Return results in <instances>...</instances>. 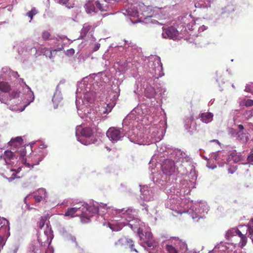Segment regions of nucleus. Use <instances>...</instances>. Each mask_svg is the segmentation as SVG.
Listing matches in <instances>:
<instances>
[{
    "mask_svg": "<svg viewBox=\"0 0 253 253\" xmlns=\"http://www.w3.org/2000/svg\"><path fill=\"white\" fill-rule=\"evenodd\" d=\"M246 233L245 232L242 233L239 229L235 230V234L231 238V241L233 244L237 245L241 248H243L246 245L247 242V238L246 236L247 231L249 232L250 235L253 234V219L250 220L248 226H246Z\"/></svg>",
    "mask_w": 253,
    "mask_h": 253,
    "instance_id": "obj_1",
    "label": "nucleus"
},
{
    "mask_svg": "<svg viewBox=\"0 0 253 253\" xmlns=\"http://www.w3.org/2000/svg\"><path fill=\"white\" fill-rule=\"evenodd\" d=\"M115 245L116 246H121L125 249H130L131 251L138 253L137 250L134 248V245L133 241L126 237L120 238L115 243Z\"/></svg>",
    "mask_w": 253,
    "mask_h": 253,
    "instance_id": "obj_2",
    "label": "nucleus"
},
{
    "mask_svg": "<svg viewBox=\"0 0 253 253\" xmlns=\"http://www.w3.org/2000/svg\"><path fill=\"white\" fill-rule=\"evenodd\" d=\"M162 168L164 174L171 175L175 171V163L171 160L167 159L164 162Z\"/></svg>",
    "mask_w": 253,
    "mask_h": 253,
    "instance_id": "obj_3",
    "label": "nucleus"
},
{
    "mask_svg": "<svg viewBox=\"0 0 253 253\" xmlns=\"http://www.w3.org/2000/svg\"><path fill=\"white\" fill-rule=\"evenodd\" d=\"M106 135L108 138L113 142H115L119 140L123 136L121 129L112 127L107 130Z\"/></svg>",
    "mask_w": 253,
    "mask_h": 253,
    "instance_id": "obj_4",
    "label": "nucleus"
},
{
    "mask_svg": "<svg viewBox=\"0 0 253 253\" xmlns=\"http://www.w3.org/2000/svg\"><path fill=\"white\" fill-rule=\"evenodd\" d=\"M163 32L162 37L165 39L169 38L174 40L178 35V31L173 26H170L167 28H163Z\"/></svg>",
    "mask_w": 253,
    "mask_h": 253,
    "instance_id": "obj_5",
    "label": "nucleus"
},
{
    "mask_svg": "<svg viewBox=\"0 0 253 253\" xmlns=\"http://www.w3.org/2000/svg\"><path fill=\"white\" fill-rule=\"evenodd\" d=\"M40 153L41 154H31L30 158H31L32 160H34V162L32 163L31 164L27 162H25L24 165L26 166V167L30 168V166H32V167H33L34 165H38L40 162H41L42 160L44 157L43 155L42 154L43 152L42 151H40Z\"/></svg>",
    "mask_w": 253,
    "mask_h": 253,
    "instance_id": "obj_6",
    "label": "nucleus"
},
{
    "mask_svg": "<svg viewBox=\"0 0 253 253\" xmlns=\"http://www.w3.org/2000/svg\"><path fill=\"white\" fill-rule=\"evenodd\" d=\"M126 14L133 17H138L140 16V13L135 7L131 5L130 7H128L126 10ZM140 14L144 15L145 17H148L147 15H145L144 13H140Z\"/></svg>",
    "mask_w": 253,
    "mask_h": 253,
    "instance_id": "obj_7",
    "label": "nucleus"
},
{
    "mask_svg": "<svg viewBox=\"0 0 253 253\" xmlns=\"http://www.w3.org/2000/svg\"><path fill=\"white\" fill-rule=\"evenodd\" d=\"M9 230V222L5 218L0 216V232L4 233Z\"/></svg>",
    "mask_w": 253,
    "mask_h": 253,
    "instance_id": "obj_8",
    "label": "nucleus"
},
{
    "mask_svg": "<svg viewBox=\"0 0 253 253\" xmlns=\"http://www.w3.org/2000/svg\"><path fill=\"white\" fill-rule=\"evenodd\" d=\"M96 7L101 11H106L108 9V4L105 1L101 0L95 2Z\"/></svg>",
    "mask_w": 253,
    "mask_h": 253,
    "instance_id": "obj_9",
    "label": "nucleus"
},
{
    "mask_svg": "<svg viewBox=\"0 0 253 253\" xmlns=\"http://www.w3.org/2000/svg\"><path fill=\"white\" fill-rule=\"evenodd\" d=\"M91 216L92 215L90 214V212L87 209H86L85 211H82V213L81 215V220L82 223H88L90 221V219Z\"/></svg>",
    "mask_w": 253,
    "mask_h": 253,
    "instance_id": "obj_10",
    "label": "nucleus"
},
{
    "mask_svg": "<svg viewBox=\"0 0 253 253\" xmlns=\"http://www.w3.org/2000/svg\"><path fill=\"white\" fill-rule=\"evenodd\" d=\"M81 133L83 136L86 138H90L93 136V134L92 129L88 127L83 128Z\"/></svg>",
    "mask_w": 253,
    "mask_h": 253,
    "instance_id": "obj_11",
    "label": "nucleus"
},
{
    "mask_svg": "<svg viewBox=\"0 0 253 253\" xmlns=\"http://www.w3.org/2000/svg\"><path fill=\"white\" fill-rule=\"evenodd\" d=\"M81 207H74L69 208L67 210V211L65 213V216L73 217L76 215V213L80 210Z\"/></svg>",
    "mask_w": 253,
    "mask_h": 253,
    "instance_id": "obj_12",
    "label": "nucleus"
},
{
    "mask_svg": "<svg viewBox=\"0 0 253 253\" xmlns=\"http://www.w3.org/2000/svg\"><path fill=\"white\" fill-rule=\"evenodd\" d=\"M213 115L211 113H204L201 114V121L205 123H207L211 121Z\"/></svg>",
    "mask_w": 253,
    "mask_h": 253,
    "instance_id": "obj_13",
    "label": "nucleus"
},
{
    "mask_svg": "<svg viewBox=\"0 0 253 253\" xmlns=\"http://www.w3.org/2000/svg\"><path fill=\"white\" fill-rule=\"evenodd\" d=\"M84 8L86 12L88 13H90L92 12H93L95 8L94 3L90 0H88L85 4Z\"/></svg>",
    "mask_w": 253,
    "mask_h": 253,
    "instance_id": "obj_14",
    "label": "nucleus"
},
{
    "mask_svg": "<svg viewBox=\"0 0 253 253\" xmlns=\"http://www.w3.org/2000/svg\"><path fill=\"white\" fill-rule=\"evenodd\" d=\"M23 139L21 137L18 136L14 138L11 139L9 142V145L11 146H18L22 144Z\"/></svg>",
    "mask_w": 253,
    "mask_h": 253,
    "instance_id": "obj_15",
    "label": "nucleus"
},
{
    "mask_svg": "<svg viewBox=\"0 0 253 253\" xmlns=\"http://www.w3.org/2000/svg\"><path fill=\"white\" fill-rule=\"evenodd\" d=\"M64 44H62L60 46L58 47L57 49H55L52 50H50L48 49H45L46 51L49 52V57L51 58L52 57H54L56 55V52L58 51H61L64 49Z\"/></svg>",
    "mask_w": 253,
    "mask_h": 253,
    "instance_id": "obj_16",
    "label": "nucleus"
},
{
    "mask_svg": "<svg viewBox=\"0 0 253 253\" xmlns=\"http://www.w3.org/2000/svg\"><path fill=\"white\" fill-rule=\"evenodd\" d=\"M11 90V87L8 83L0 82V90L4 92H8Z\"/></svg>",
    "mask_w": 253,
    "mask_h": 253,
    "instance_id": "obj_17",
    "label": "nucleus"
},
{
    "mask_svg": "<svg viewBox=\"0 0 253 253\" xmlns=\"http://www.w3.org/2000/svg\"><path fill=\"white\" fill-rule=\"evenodd\" d=\"M229 158L232 160L235 163H238L243 160L242 157L237 154L236 152H232L230 155Z\"/></svg>",
    "mask_w": 253,
    "mask_h": 253,
    "instance_id": "obj_18",
    "label": "nucleus"
},
{
    "mask_svg": "<svg viewBox=\"0 0 253 253\" xmlns=\"http://www.w3.org/2000/svg\"><path fill=\"white\" fill-rule=\"evenodd\" d=\"M9 234V230L6 231L4 233L0 232V247H3L5 244V236H8Z\"/></svg>",
    "mask_w": 253,
    "mask_h": 253,
    "instance_id": "obj_19",
    "label": "nucleus"
},
{
    "mask_svg": "<svg viewBox=\"0 0 253 253\" xmlns=\"http://www.w3.org/2000/svg\"><path fill=\"white\" fill-rule=\"evenodd\" d=\"M238 138L243 142H247L249 140V137L246 133L243 131H238L237 133Z\"/></svg>",
    "mask_w": 253,
    "mask_h": 253,
    "instance_id": "obj_20",
    "label": "nucleus"
},
{
    "mask_svg": "<svg viewBox=\"0 0 253 253\" xmlns=\"http://www.w3.org/2000/svg\"><path fill=\"white\" fill-rule=\"evenodd\" d=\"M3 157L4 158V159L5 162L7 163L6 162L7 160L13 159L14 156V154L12 152H11L10 151H5Z\"/></svg>",
    "mask_w": 253,
    "mask_h": 253,
    "instance_id": "obj_21",
    "label": "nucleus"
},
{
    "mask_svg": "<svg viewBox=\"0 0 253 253\" xmlns=\"http://www.w3.org/2000/svg\"><path fill=\"white\" fill-rule=\"evenodd\" d=\"M92 27L86 24H84L82 30L81 34L84 36H85L86 34L91 30Z\"/></svg>",
    "mask_w": 253,
    "mask_h": 253,
    "instance_id": "obj_22",
    "label": "nucleus"
},
{
    "mask_svg": "<svg viewBox=\"0 0 253 253\" xmlns=\"http://www.w3.org/2000/svg\"><path fill=\"white\" fill-rule=\"evenodd\" d=\"M145 243L149 248H151V247L154 248V247H156L158 244L157 242L153 239H151V240H146L145 241Z\"/></svg>",
    "mask_w": 253,
    "mask_h": 253,
    "instance_id": "obj_23",
    "label": "nucleus"
},
{
    "mask_svg": "<svg viewBox=\"0 0 253 253\" xmlns=\"http://www.w3.org/2000/svg\"><path fill=\"white\" fill-rule=\"evenodd\" d=\"M166 249L168 253H178V251L172 245H167Z\"/></svg>",
    "mask_w": 253,
    "mask_h": 253,
    "instance_id": "obj_24",
    "label": "nucleus"
},
{
    "mask_svg": "<svg viewBox=\"0 0 253 253\" xmlns=\"http://www.w3.org/2000/svg\"><path fill=\"white\" fill-rule=\"evenodd\" d=\"M38 13V10L35 7L32 8L31 11L27 13L26 15L30 18L31 20H32L33 16Z\"/></svg>",
    "mask_w": 253,
    "mask_h": 253,
    "instance_id": "obj_25",
    "label": "nucleus"
},
{
    "mask_svg": "<svg viewBox=\"0 0 253 253\" xmlns=\"http://www.w3.org/2000/svg\"><path fill=\"white\" fill-rule=\"evenodd\" d=\"M46 220V219L45 217H41L40 221L37 223V226L40 229H42L44 226Z\"/></svg>",
    "mask_w": 253,
    "mask_h": 253,
    "instance_id": "obj_26",
    "label": "nucleus"
},
{
    "mask_svg": "<svg viewBox=\"0 0 253 253\" xmlns=\"http://www.w3.org/2000/svg\"><path fill=\"white\" fill-rule=\"evenodd\" d=\"M20 92L16 90L12 91L9 95L10 100L12 99L17 98L19 96Z\"/></svg>",
    "mask_w": 253,
    "mask_h": 253,
    "instance_id": "obj_27",
    "label": "nucleus"
},
{
    "mask_svg": "<svg viewBox=\"0 0 253 253\" xmlns=\"http://www.w3.org/2000/svg\"><path fill=\"white\" fill-rule=\"evenodd\" d=\"M51 34L48 31H44L42 33V38L44 40H48Z\"/></svg>",
    "mask_w": 253,
    "mask_h": 253,
    "instance_id": "obj_28",
    "label": "nucleus"
},
{
    "mask_svg": "<svg viewBox=\"0 0 253 253\" xmlns=\"http://www.w3.org/2000/svg\"><path fill=\"white\" fill-rule=\"evenodd\" d=\"M244 105L247 107H251L253 106V100L248 99L245 100Z\"/></svg>",
    "mask_w": 253,
    "mask_h": 253,
    "instance_id": "obj_29",
    "label": "nucleus"
},
{
    "mask_svg": "<svg viewBox=\"0 0 253 253\" xmlns=\"http://www.w3.org/2000/svg\"><path fill=\"white\" fill-rule=\"evenodd\" d=\"M45 197H44V196H41V195H35L34 196V199L36 202L39 203L41 201H42L43 199H44Z\"/></svg>",
    "mask_w": 253,
    "mask_h": 253,
    "instance_id": "obj_30",
    "label": "nucleus"
},
{
    "mask_svg": "<svg viewBox=\"0 0 253 253\" xmlns=\"http://www.w3.org/2000/svg\"><path fill=\"white\" fill-rule=\"evenodd\" d=\"M145 238L146 240H151V239H153V236L151 232L147 231V232H145Z\"/></svg>",
    "mask_w": 253,
    "mask_h": 253,
    "instance_id": "obj_31",
    "label": "nucleus"
},
{
    "mask_svg": "<svg viewBox=\"0 0 253 253\" xmlns=\"http://www.w3.org/2000/svg\"><path fill=\"white\" fill-rule=\"evenodd\" d=\"M66 39H67V37L65 36H63V35H62V36L57 35L56 38V41L58 42H63Z\"/></svg>",
    "mask_w": 253,
    "mask_h": 253,
    "instance_id": "obj_32",
    "label": "nucleus"
},
{
    "mask_svg": "<svg viewBox=\"0 0 253 253\" xmlns=\"http://www.w3.org/2000/svg\"><path fill=\"white\" fill-rule=\"evenodd\" d=\"M137 234L139 237V239L140 240H143V230L142 228H139L138 229H137Z\"/></svg>",
    "mask_w": 253,
    "mask_h": 253,
    "instance_id": "obj_33",
    "label": "nucleus"
},
{
    "mask_svg": "<svg viewBox=\"0 0 253 253\" xmlns=\"http://www.w3.org/2000/svg\"><path fill=\"white\" fill-rule=\"evenodd\" d=\"M247 160L249 163L253 162V148L251 150L250 154L248 156Z\"/></svg>",
    "mask_w": 253,
    "mask_h": 253,
    "instance_id": "obj_34",
    "label": "nucleus"
},
{
    "mask_svg": "<svg viewBox=\"0 0 253 253\" xmlns=\"http://www.w3.org/2000/svg\"><path fill=\"white\" fill-rule=\"evenodd\" d=\"M75 53V50L73 48H70L69 49L67 50L66 52V55L67 56H72Z\"/></svg>",
    "mask_w": 253,
    "mask_h": 253,
    "instance_id": "obj_35",
    "label": "nucleus"
},
{
    "mask_svg": "<svg viewBox=\"0 0 253 253\" xmlns=\"http://www.w3.org/2000/svg\"><path fill=\"white\" fill-rule=\"evenodd\" d=\"M245 115L247 116L248 118H252L253 117V108L250 110L247 111L245 113Z\"/></svg>",
    "mask_w": 253,
    "mask_h": 253,
    "instance_id": "obj_36",
    "label": "nucleus"
},
{
    "mask_svg": "<svg viewBox=\"0 0 253 253\" xmlns=\"http://www.w3.org/2000/svg\"><path fill=\"white\" fill-rule=\"evenodd\" d=\"M38 192L40 194L39 195L44 196V197H46V191L45 189L42 188L39 189L38 191Z\"/></svg>",
    "mask_w": 253,
    "mask_h": 253,
    "instance_id": "obj_37",
    "label": "nucleus"
},
{
    "mask_svg": "<svg viewBox=\"0 0 253 253\" xmlns=\"http://www.w3.org/2000/svg\"><path fill=\"white\" fill-rule=\"evenodd\" d=\"M80 141L82 143L84 144L85 145H89L92 143V142H91L90 141L87 142L86 140L85 141L84 140H82V139L80 140Z\"/></svg>",
    "mask_w": 253,
    "mask_h": 253,
    "instance_id": "obj_38",
    "label": "nucleus"
},
{
    "mask_svg": "<svg viewBox=\"0 0 253 253\" xmlns=\"http://www.w3.org/2000/svg\"><path fill=\"white\" fill-rule=\"evenodd\" d=\"M239 131H243L244 129V127L242 125H239L237 126Z\"/></svg>",
    "mask_w": 253,
    "mask_h": 253,
    "instance_id": "obj_39",
    "label": "nucleus"
},
{
    "mask_svg": "<svg viewBox=\"0 0 253 253\" xmlns=\"http://www.w3.org/2000/svg\"><path fill=\"white\" fill-rule=\"evenodd\" d=\"M10 108L11 109L14 110H15V111L20 110V111H22L24 110V109H19L18 108L14 107V106H10Z\"/></svg>",
    "mask_w": 253,
    "mask_h": 253,
    "instance_id": "obj_40",
    "label": "nucleus"
},
{
    "mask_svg": "<svg viewBox=\"0 0 253 253\" xmlns=\"http://www.w3.org/2000/svg\"><path fill=\"white\" fill-rule=\"evenodd\" d=\"M99 47H100V44H96L94 47L93 51H97L99 48Z\"/></svg>",
    "mask_w": 253,
    "mask_h": 253,
    "instance_id": "obj_41",
    "label": "nucleus"
},
{
    "mask_svg": "<svg viewBox=\"0 0 253 253\" xmlns=\"http://www.w3.org/2000/svg\"><path fill=\"white\" fill-rule=\"evenodd\" d=\"M195 6L196 7L201 8L202 6H201L200 4L199 3H196L195 4Z\"/></svg>",
    "mask_w": 253,
    "mask_h": 253,
    "instance_id": "obj_42",
    "label": "nucleus"
},
{
    "mask_svg": "<svg viewBox=\"0 0 253 253\" xmlns=\"http://www.w3.org/2000/svg\"><path fill=\"white\" fill-rule=\"evenodd\" d=\"M0 101L1 103L7 104V102L4 101V99L1 96H0Z\"/></svg>",
    "mask_w": 253,
    "mask_h": 253,
    "instance_id": "obj_43",
    "label": "nucleus"
},
{
    "mask_svg": "<svg viewBox=\"0 0 253 253\" xmlns=\"http://www.w3.org/2000/svg\"><path fill=\"white\" fill-rule=\"evenodd\" d=\"M126 213H133V212H134V211L132 210L129 209V210L126 211Z\"/></svg>",
    "mask_w": 253,
    "mask_h": 253,
    "instance_id": "obj_44",
    "label": "nucleus"
},
{
    "mask_svg": "<svg viewBox=\"0 0 253 253\" xmlns=\"http://www.w3.org/2000/svg\"><path fill=\"white\" fill-rule=\"evenodd\" d=\"M45 48L43 49V50H44V51H43L42 52L44 53V54L47 55V54H49V52H48L47 51H46L45 50Z\"/></svg>",
    "mask_w": 253,
    "mask_h": 253,
    "instance_id": "obj_45",
    "label": "nucleus"
},
{
    "mask_svg": "<svg viewBox=\"0 0 253 253\" xmlns=\"http://www.w3.org/2000/svg\"><path fill=\"white\" fill-rule=\"evenodd\" d=\"M25 155V152H23L21 155V156L22 157L24 156Z\"/></svg>",
    "mask_w": 253,
    "mask_h": 253,
    "instance_id": "obj_46",
    "label": "nucleus"
},
{
    "mask_svg": "<svg viewBox=\"0 0 253 253\" xmlns=\"http://www.w3.org/2000/svg\"><path fill=\"white\" fill-rule=\"evenodd\" d=\"M229 172L230 173H233L232 171H230V169H229Z\"/></svg>",
    "mask_w": 253,
    "mask_h": 253,
    "instance_id": "obj_47",
    "label": "nucleus"
},
{
    "mask_svg": "<svg viewBox=\"0 0 253 253\" xmlns=\"http://www.w3.org/2000/svg\"><path fill=\"white\" fill-rule=\"evenodd\" d=\"M142 8H143V9H145V8H146V7H145V6H142Z\"/></svg>",
    "mask_w": 253,
    "mask_h": 253,
    "instance_id": "obj_48",
    "label": "nucleus"
},
{
    "mask_svg": "<svg viewBox=\"0 0 253 253\" xmlns=\"http://www.w3.org/2000/svg\"><path fill=\"white\" fill-rule=\"evenodd\" d=\"M106 148H107V149L108 150H109V151L110 150V149L108 147H106Z\"/></svg>",
    "mask_w": 253,
    "mask_h": 253,
    "instance_id": "obj_49",
    "label": "nucleus"
}]
</instances>
